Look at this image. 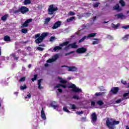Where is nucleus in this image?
<instances>
[{
  "mask_svg": "<svg viewBox=\"0 0 129 129\" xmlns=\"http://www.w3.org/2000/svg\"><path fill=\"white\" fill-rule=\"evenodd\" d=\"M69 88H73L72 91L76 92L73 95L72 97V99H75V100H80L81 99V97L79 96V93L82 92V90L79 88L76 87V85L75 84H71L69 87Z\"/></svg>",
  "mask_w": 129,
  "mask_h": 129,
  "instance_id": "obj_1",
  "label": "nucleus"
},
{
  "mask_svg": "<svg viewBox=\"0 0 129 129\" xmlns=\"http://www.w3.org/2000/svg\"><path fill=\"white\" fill-rule=\"evenodd\" d=\"M49 35V33H43L41 35L38 33L35 36V38L36 39L35 41L36 44H40L43 42V40L45 39V37H47Z\"/></svg>",
  "mask_w": 129,
  "mask_h": 129,
  "instance_id": "obj_2",
  "label": "nucleus"
},
{
  "mask_svg": "<svg viewBox=\"0 0 129 129\" xmlns=\"http://www.w3.org/2000/svg\"><path fill=\"white\" fill-rule=\"evenodd\" d=\"M119 121H115L112 120V119L108 118L106 121V124L107 127L109 129H114L115 128V127L114 125L115 124H119Z\"/></svg>",
  "mask_w": 129,
  "mask_h": 129,
  "instance_id": "obj_3",
  "label": "nucleus"
},
{
  "mask_svg": "<svg viewBox=\"0 0 129 129\" xmlns=\"http://www.w3.org/2000/svg\"><path fill=\"white\" fill-rule=\"evenodd\" d=\"M56 11H58V7L54 6V5H51L48 7V15H54V12H56Z\"/></svg>",
  "mask_w": 129,
  "mask_h": 129,
  "instance_id": "obj_4",
  "label": "nucleus"
},
{
  "mask_svg": "<svg viewBox=\"0 0 129 129\" xmlns=\"http://www.w3.org/2000/svg\"><path fill=\"white\" fill-rule=\"evenodd\" d=\"M76 44V42H74L73 43L70 44L64 48V50H65V51H68V50H69L70 48H72V49H76L78 48V45H77Z\"/></svg>",
  "mask_w": 129,
  "mask_h": 129,
  "instance_id": "obj_5",
  "label": "nucleus"
},
{
  "mask_svg": "<svg viewBox=\"0 0 129 129\" xmlns=\"http://www.w3.org/2000/svg\"><path fill=\"white\" fill-rule=\"evenodd\" d=\"M69 44V41H66L63 43L59 44V46H55L53 48V50L54 51V52H56L57 50H61L62 47H64V46H67Z\"/></svg>",
  "mask_w": 129,
  "mask_h": 129,
  "instance_id": "obj_6",
  "label": "nucleus"
},
{
  "mask_svg": "<svg viewBox=\"0 0 129 129\" xmlns=\"http://www.w3.org/2000/svg\"><path fill=\"white\" fill-rule=\"evenodd\" d=\"M63 67H66L67 70H68L70 72H76L78 70V69L77 67L75 66H72V67H67L66 66H62L61 68Z\"/></svg>",
  "mask_w": 129,
  "mask_h": 129,
  "instance_id": "obj_7",
  "label": "nucleus"
},
{
  "mask_svg": "<svg viewBox=\"0 0 129 129\" xmlns=\"http://www.w3.org/2000/svg\"><path fill=\"white\" fill-rule=\"evenodd\" d=\"M29 12V8L25 7L22 6L20 8L18 9L17 13H21V14H26V13H28Z\"/></svg>",
  "mask_w": 129,
  "mask_h": 129,
  "instance_id": "obj_8",
  "label": "nucleus"
},
{
  "mask_svg": "<svg viewBox=\"0 0 129 129\" xmlns=\"http://www.w3.org/2000/svg\"><path fill=\"white\" fill-rule=\"evenodd\" d=\"M10 58H11V59H14V60H15L16 61H18L19 60V55L18 54H17V53H12L10 54V56H7L6 57V58L7 59V60H9Z\"/></svg>",
  "mask_w": 129,
  "mask_h": 129,
  "instance_id": "obj_9",
  "label": "nucleus"
},
{
  "mask_svg": "<svg viewBox=\"0 0 129 129\" xmlns=\"http://www.w3.org/2000/svg\"><path fill=\"white\" fill-rule=\"evenodd\" d=\"M129 95V91L127 93H125L123 95V97L122 99H118L115 101V103H120L122 100H124V99H127L128 98Z\"/></svg>",
  "mask_w": 129,
  "mask_h": 129,
  "instance_id": "obj_10",
  "label": "nucleus"
},
{
  "mask_svg": "<svg viewBox=\"0 0 129 129\" xmlns=\"http://www.w3.org/2000/svg\"><path fill=\"white\" fill-rule=\"evenodd\" d=\"M58 58H59V55L56 54L52 56L51 58L48 59L46 62L47 63H53V62H55Z\"/></svg>",
  "mask_w": 129,
  "mask_h": 129,
  "instance_id": "obj_11",
  "label": "nucleus"
},
{
  "mask_svg": "<svg viewBox=\"0 0 129 129\" xmlns=\"http://www.w3.org/2000/svg\"><path fill=\"white\" fill-rule=\"evenodd\" d=\"M91 121L92 123L94 125L95 124V123L97 121V116L96 115V114L95 113H93L91 114Z\"/></svg>",
  "mask_w": 129,
  "mask_h": 129,
  "instance_id": "obj_12",
  "label": "nucleus"
},
{
  "mask_svg": "<svg viewBox=\"0 0 129 129\" xmlns=\"http://www.w3.org/2000/svg\"><path fill=\"white\" fill-rule=\"evenodd\" d=\"M86 51H87V48L85 47H81V48H79L77 50L76 52L77 53H78V54H83L85 53Z\"/></svg>",
  "mask_w": 129,
  "mask_h": 129,
  "instance_id": "obj_13",
  "label": "nucleus"
},
{
  "mask_svg": "<svg viewBox=\"0 0 129 129\" xmlns=\"http://www.w3.org/2000/svg\"><path fill=\"white\" fill-rule=\"evenodd\" d=\"M32 22V19L27 20L22 25L21 28H27L29 26V24Z\"/></svg>",
  "mask_w": 129,
  "mask_h": 129,
  "instance_id": "obj_14",
  "label": "nucleus"
},
{
  "mask_svg": "<svg viewBox=\"0 0 129 129\" xmlns=\"http://www.w3.org/2000/svg\"><path fill=\"white\" fill-rule=\"evenodd\" d=\"M40 116L43 120H46L47 117H46V114H45V111H44V108H42V110L41 111Z\"/></svg>",
  "mask_w": 129,
  "mask_h": 129,
  "instance_id": "obj_15",
  "label": "nucleus"
},
{
  "mask_svg": "<svg viewBox=\"0 0 129 129\" xmlns=\"http://www.w3.org/2000/svg\"><path fill=\"white\" fill-rule=\"evenodd\" d=\"M115 19H117L118 20H122V19H124V15H123L122 13H119L115 15Z\"/></svg>",
  "mask_w": 129,
  "mask_h": 129,
  "instance_id": "obj_16",
  "label": "nucleus"
},
{
  "mask_svg": "<svg viewBox=\"0 0 129 129\" xmlns=\"http://www.w3.org/2000/svg\"><path fill=\"white\" fill-rule=\"evenodd\" d=\"M60 26H61V22L57 21L52 26V29H53V30H56V29L59 28Z\"/></svg>",
  "mask_w": 129,
  "mask_h": 129,
  "instance_id": "obj_17",
  "label": "nucleus"
},
{
  "mask_svg": "<svg viewBox=\"0 0 129 129\" xmlns=\"http://www.w3.org/2000/svg\"><path fill=\"white\" fill-rule=\"evenodd\" d=\"M113 10L114 11H116V12H120L121 11V8L119 7V5L118 4H116L113 7Z\"/></svg>",
  "mask_w": 129,
  "mask_h": 129,
  "instance_id": "obj_18",
  "label": "nucleus"
},
{
  "mask_svg": "<svg viewBox=\"0 0 129 129\" xmlns=\"http://www.w3.org/2000/svg\"><path fill=\"white\" fill-rule=\"evenodd\" d=\"M110 92L113 93V94H116L118 92V88L117 87H113L110 90Z\"/></svg>",
  "mask_w": 129,
  "mask_h": 129,
  "instance_id": "obj_19",
  "label": "nucleus"
},
{
  "mask_svg": "<svg viewBox=\"0 0 129 129\" xmlns=\"http://www.w3.org/2000/svg\"><path fill=\"white\" fill-rule=\"evenodd\" d=\"M55 104H56V102L55 101H52L50 103V106H51V107H53L54 109H58V105Z\"/></svg>",
  "mask_w": 129,
  "mask_h": 129,
  "instance_id": "obj_20",
  "label": "nucleus"
},
{
  "mask_svg": "<svg viewBox=\"0 0 129 129\" xmlns=\"http://www.w3.org/2000/svg\"><path fill=\"white\" fill-rule=\"evenodd\" d=\"M8 17H9V14H6L5 15L3 16L1 18V20H2V21L6 22V21H7V20L8 19Z\"/></svg>",
  "mask_w": 129,
  "mask_h": 129,
  "instance_id": "obj_21",
  "label": "nucleus"
},
{
  "mask_svg": "<svg viewBox=\"0 0 129 129\" xmlns=\"http://www.w3.org/2000/svg\"><path fill=\"white\" fill-rule=\"evenodd\" d=\"M70 109H73V110H75L77 108V106H76V105L74 104H70Z\"/></svg>",
  "mask_w": 129,
  "mask_h": 129,
  "instance_id": "obj_22",
  "label": "nucleus"
},
{
  "mask_svg": "<svg viewBox=\"0 0 129 129\" xmlns=\"http://www.w3.org/2000/svg\"><path fill=\"white\" fill-rule=\"evenodd\" d=\"M105 92H97L95 94V96H104Z\"/></svg>",
  "mask_w": 129,
  "mask_h": 129,
  "instance_id": "obj_23",
  "label": "nucleus"
},
{
  "mask_svg": "<svg viewBox=\"0 0 129 129\" xmlns=\"http://www.w3.org/2000/svg\"><path fill=\"white\" fill-rule=\"evenodd\" d=\"M42 79H40L38 81V88L40 90L43 89V87L41 86V82H42Z\"/></svg>",
  "mask_w": 129,
  "mask_h": 129,
  "instance_id": "obj_24",
  "label": "nucleus"
},
{
  "mask_svg": "<svg viewBox=\"0 0 129 129\" xmlns=\"http://www.w3.org/2000/svg\"><path fill=\"white\" fill-rule=\"evenodd\" d=\"M88 39V38H87V36H84L82 37V39L79 40V43H82V42H84L85 40H87Z\"/></svg>",
  "mask_w": 129,
  "mask_h": 129,
  "instance_id": "obj_25",
  "label": "nucleus"
},
{
  "mask_svg": "<svg viewBox=\"0 0 129 129\" xmlns=\"http://www.w3.org/2000/svg\"><path fill=\"white\" fill-rule=\"evenodd\" d=\"M31 0H25L23 4L25 6H27L28 5H31Z\"/></svg>",
  "mask_w": 129,
  "mask_h": 129,
  "instance_id": "obj_26",
  "label": "nucleus"
},
{
  "mask_svg": "<svg viewBox=\"0 0 129 129\" xmlns=\"http://www.w3.org/2000/svg\"><path fill=\"white\" fill-rule=\"evenodd\" d=\"M96 36V33H90L87 36V38L95 37Z\"/></svg>",
  "mask_w": 129,
  "mask_h": 129,
  "instance_id": "obj_27",
  "label": "nucleus"
},
{
  "mask_svg": "<svg viewBox=\"0 0 129 129\" xmlns=\"http://www.w3.org/2000/svg\"><path fill=\"white\" fill-rule=\"evenodd\" d=\"M74 19H75V17H70V18L67 19L66 22L67 23H70V22H72Z\"/></svg>",
  "mask_w": 129,
  "mask_h": 129,
  "instance_id": "obj_28",
  "label": "nucleus"
},
{
  "mask_svg": "<svg viewBox=\"0 0 129 129\" xmlns=\"http://www.w3.org/2000/svg\"><path fill=\"white\" fill-rule=\"evenodd\" d=\"M93 40H95V41H93L92 45H97L99 43V40L97 38H94Z\"/></svg>",
  "mask_w": 129,
  "mask_h": 129,
  "instance_id": "obj_29",
  "label": "nucleus"
},
{
  "mask_svg": "<svg viewBox=\"0 0 129 129\" xmlns=\"http://www.w3.org/2000/svg\"><path fill=\"white\" fill-rule=\"evenodd\" d=\"M9 12L11 14H19V12H17L18 10H14V9H11V10H10Z\"/></svg>",
  "mask_w": 129,
  "mask_h": 129,
  "instance_id": "obj_30",
  "label": "nucleus"
},
{
  "mask_svg": "<svg viewBox=\"0 0 129 129\" xmlns=\"http://www.w3.org/2000/svg\"><path fill=\"white\" fill-rule=\"evenodd\" d=\"M50 21H51V18H47L45 19V22H44V25H48V24H49V22H50Z\"/></svg>",
  "mask_w": 129,
  "mask_h": 129,
  "instance_id": "obj_31",
  "label": "nucleus"
},
{
  "mask_svg": "<svg viewBox=\"0 0 129 129\" xmlns=\"http://www.w3.org/2000/svg\"><path fill=\"white\" fill-rule=\"evenodd\" d=\"M4 39L6 42H9V41H11V38H10L8 35L4 37Z\"/></svg>",
  "mask_w": 129,
  "mask_h": 129,
  "instance_id": "obj_32",
  "label": "nucleus"
},
{
  "mask_svg": "<svg viewBox=\"0 0 129 129\" xmlns=\"http://www.w3.org/2000/svg\"><path fill=\"white\" fill-rule=\"evenodd\" d=\"M128 38H129V34H127L125 35L124 37H123L122 39V40H123V41H127V40H128Z\"/></svg>",
  "mask_w": 129,
  "mask_h": 129,
  "instance_id": "obj_33",
  "label": "nucleus"
},
{
  "mask_svg": "<svg viewBox=\"0 0 129 129\" xmlns=\"http://www.w3.org/2000/svg\"><path fill=\"white\" fill-rule=\"evenodd\" d=\"M56 88H59V87H62V88H66V86L62 84H58L56 86Z\"/></svg>",
  "mask_w": 129,
  "mask_h": 129,
  "instance_id": "obj_34",
  "label": "nucleus"
},
{
  "mask_svg": "<svg viewBox=\"0 0 129 129\" xmlns=\"http://www.w3.org/2000/svg\"><path fill=\"white\" fill-rule=\"evenodd\" d=\"M104 103L102 102L101 100H98L97 101V104L99 105L100 106H101V105H103Z\"/></svg>",
  "mask_w": 129,
  "mask_h": 129,
  "instance_id": "obj_35",
  "label": "nucleus"
},
{
  "mask_svg": "<svg viewBox=\"0 0 129 129\" xmlns=\"http://www.w3.org/2000/svg\"><path fill=\"white\" fill-rule=\"evenodd\" d=\"M112 27L113 29H117L118 27H119V24H117V25H114V24H112Z\"/></svg>",
  "mask_w": 129,
  "mask_h": 129,
  "instance_id": "obj_36",
  "label": "nucleus"
},
{
  "mask_svg": "<svg viewBox=\"0 0 129 129\" xmlns=\"http://www.w3.org/2000/svg\"><path fill=\"white\" fill-rule=\"evenodd\" d=\"M21 32L23 34H27V33H28V29L26 28H23L21 30Z\"/></svg>",
  "mask_w": 129,
  "mask_h": 129,
  "instance_id": "obj_37",
  "label": "nucleus"
},
{
  "mask_svg": "<svg viewBox=\"0 0 129 129\" xmlns=\"http://www.w3.org/2000/svg\"><path fill=\"white\" fill-rule=\"evenodd\" d=\"M25 89H27V86L26 85H24L20 87V90H25Z\"/></svg>",
  "mask_w": 129,
  "mask_h": 129,
  "instance_id": "obj_38",
  "label": "nucleus"
},
{
  "mask_svg": "<svg viewBox=\"0 0 129 129\" xmlns=\"http://www.w3.org/2000/svg\"><path fill=\"white\" fill-rule=\"evenodd\" d=\"M63 110L66 112H68V113H70V111H69V110H68V109L66 107H63Z\"/></svg>",
  "mask_w": 129,
  "mask_h": 129,
  "instance_id": "obj_39",
  "label": "nucleus"
},
{
  "mask_svg": "<svg viewBox=\"0 0 129 129\" xmlns=\"http://www.w3.org/2000/svg\"><path fill=\"white\" fill-rule=\"evenodd\" d=\"M17 52H18V53H22V54L23 55H24V56H27V53H25V52H24V51H21V50H20V49H19L18 50H17Z\"/></svg>",
  "mask_w": 129,
  "mask_h": 129,
  "instance_id": "obj_40",
  "label": "nucleus"
},
{
  "mask_svg": "<svg viewBox=\"0 0 129 129\" xmlns=\"http://www.w3.org/2000/svg\"><path fill=\"white\" fill-rule=\"evenodd\" d=\"M99 5H100V3H95L93 4L94 8H98L99 6Z\"/></svg>",
  "mask_w": 129,
  "mask_h": 129,
  "instance_id": "obj_41",
  "label": "nucleus"
},
{
  "mask_svg": "<svg viewBox=\"0 0 129 129\" xmlns=\"http://www.w3.org/2000/svg\"><path fill=\"white\" fill-rule=\"evenodd\" d=\"M119 4H120L122 7H124V6H125V3H124V2L123 1V0H120L119 1Z\"/></svg>",
  "mask_w": 129,
  "mask_h": 129,
  "instance_id": "obj_42",
  "label": "nucleus"
},
{
  "mask_svg": "<svg viewBox=\"0 0 129 129\" xmlns=\"http://www.w3.org/2000/svg\"><path fill=\"white\" fill-rule=\"evenodd\" d=\"M98 88L101 91H106V89H104V87L102 86L99 87Z\"/></svg>",
  "mask_w": 129,
  "mask_h": 129,
  "instance_id": "obj_43",
  "label": "nucleus"
},
{
  "mask_svg": "<svg viewBox=\"0 0 129 129\" xmlns=\"http://www.w3.org/2000/svg\"><path fill=\"white\" fill-rule=\"evenodd\" d=\"M60 83H62V84H66L67 83V81L65 80H61L59 81Z\"/></svg>",
  "mask_w": 129,
  "mask_h": 129,
  "instance_id": "obj_44",
  "label": "nucleus"
},
{
  "mask_svg": "<svg viewBox=\"0 0 129 129\" xmlns=\"http://www.w3.org/2000/svg\"><path fill=\"white\" fill-rule=\"evenodd\" d=\"M37 75H34V78L31 79L33 82H34L35 80H37Z\"/></svg>",
  "mask_w": 129,
  "mask_h": 129,
  "instance_id": "obj_45",
  "label": "nucleus"
},
{
  "mask_svg": "<svg viewBox=\"0 0 129 129\" xmlns=\"http://www.w3.org/2000/svg\"><path fill=\"white\" fill-rule=\"evenodd\" d=\"M32 97V95H31V94H29L28 95H27L26 97H25V99H27V98H31Z\"/></svg>",
  "mask_w": 129,
  "mask_h": 129,
  "instance_id": "obj_46",
  "label": "nucleus"
},
{
  "mask_svg": "<svg viewBox=\"0 0 129 129\" xmlns=\"http://www.w3.org/2000/svg\"><path fill=\"white\" fill-rule=\"evenodd\" d=\"M26 80L25 77H22L19 80V82H23V81H25Z\"/></svg>",
  "mask_w": 129,
  "mask_h": 129,
  "instance_id": "obj_47",
  "label": "nucleus"
},
{
  "mask_svg": "<svg viewBox=\"0 0 129 129\" xmlns=\"http://www.w3.org/2000/svg\"><path fill=\"white\" fill-rule=\"evenodd\" d=\"M122 29H124L125 30H127V29H129V25H126L122 26Z\"/></svg>",
  "mask_w": 129,
  "mask_h": 129,
  "instance_id": "obj_48",
  "label": "nucleus"
},
{
  "mask_svg": "<svg viewBox=\"0 0 129 129\" xmlns=\"http://www.w3.org/2000/svg\"><path fill=\"white\" fill-rule=\"evenodd\" d=\"M77 114L80 115V114H83V111H77L76 112Z\"/></svg>",
  "mask_w": 129,
  "mask_h": 129,
  "instance_id": "obj_49",
  "label": "nucleus"
},
{
  "mask_svg": "<svg viewBox=\"0 0 129 129\" xmlns=\"http://www.w3.org/2000/svg\"><path fill=\"white\" fill-rule=\"evenodd\" d=\"M91 106L93 107H95V102H94V101H92L91 102Z\"/></svg>",
  "mask_w": 129,
  "mask_h": 129,
  "instance_id": "obj_50",
  "label": "nucleus"
},
{
  "mask_svg": "<svg viewBox=\"0 0 129 129\" xmlns=\"http://www.w3.org/2000/svg\"><path fill=\"white\" fill-rule=\"evenodd\" d=\"M37 50H38V51H43L44 50V48L38 47H37Z\"/></svg>",
  "mask_w": 129,
  "mask_h": 129,
  "instance_id": "obj_51",
  "label": "nucleus"
},
{
  "mask_svg": "<svg viewBox=\"0 0 129 129\" xmlns=\"http://www.w3.org/2000/svg\"><path fill=\"white\" fill-rule=\"evenodd\" d=\"M75 13L72 11L70 12V16H75Z\"/></svg>",
  "mask_w": 129,
  "mask_h": 129,
  "instance_id": "obj_52",
  "label": "nucleus"
},
{
  "mask_svg": "<svg viewBox=\"0 0 129 129\" xmlns=\"http://www.w3.org/2000/svg\"><path fill=\"white\" fill-rule=\"evenodd\" d=\"M121 82L124 85H126V82H125V81H123V80H121Z\"/></svg>",
  "mask_w": 129,
  "mask_h": 129,
  "instance_id": "obj_53",
  "label": "nucleus"
},
{
  "mask_svg": "<svg viewBox=\"0 0 129 129\" xmlns=\"http://www.w3.org/2000/svg\"><path fill=\"white\" fill-rule=\"evenodd\" d=\"M55 39V38L53 36L51 37L50 38V42H52V41H54V39Z\"/></svg>",
  "mask_w": 129,
  "mask_h": 129,
  "instance_id": "obj_54",
  "label": "nucleus"
},
{
  "mask_svg": "<svg viewBox=\"0 0 129 129\" xmlns=\"http://www.w3.org/2000/svg\"><path fill=\"white\" fill-rule=\"evenodd\" d=\"M108 38L110 40H113V37L110 35L108 36Z\"/></svg>",
  "mask_w": 129,
  "mask_h": 129,
  "instance_id": "obj_55",
  "label": "nucleus"
},
{
  "mask_svg": "<svg viewBox=\"0 0 129 129\" xmlns=\"http://www.w3.org/2000/svg\"><path fill=\"white\" fill-rule=\"evenodd\" d=\"M72 53H74V51H72V52H70V53H66L65 56H68V55H70V54H71Z\"/></svg>",
  "mask_w": 129,
  "mask_h": 129,
  "instance_id": "obj_56",
  "label": "nucleus"
},
{
  "mask_svg": "<svg viewBox=\"0 0 129 129\" xmlns=\"http://www.w3.org/2000/svg\"><path fill=\"white\" fill-rule=\"evenodd\" d=\"M1 60H6V57L5 56H1Z\"/></svg>",
  "mask_w": 129,
  "mask_h": 129,
  "instance_id": "obj_57",
  "label": "nucleus"
},
{
  "mask_svg": "<svg viewBox=\"0 0 129 129\" xmlns=\"http://www.w3.org/2000/svg\"><path fill=\"white\" fill-rule=\"evenodd\" d=\"M58 92H59L60 93H61L62 92V89H58Z\"/></svg>",
  "mask_w": 129,
  "mask_h": 129,
  "instance_id": "obj_58",
  "label": "nucleus"
},
{
  "mask_svg": "<svg viewBox=\"0 0 129 129\" xmlns=\"http://www.w3.org/2000/svg\"><path fill=\"white\" fill-rule=\"evenodd\" d=\"M32 48H31V47H27V50H28L29 51H31Z\"/></svg>",
  "mask_w": 129,
  "mask_h": 129,
  "instance_id": "obj_59",
  "label": "nucleus"
},
{
  "mask_svg": "<svg viewBox=\"0 0 129 129\" xmlns=\"http://www.w3.org/2000/svg\"><path fill=\"white\" fill-rule=\"evenodd\" d=\"M95 20H96V17H94L93 18V22H94Z\"/></svg>",
  "mask_w": 129,
  "mask_h": 129,
  "instance_id": "obj_60",
  "label": "nucleus"
},
{
  "mask_svg": "<svg viewBox=\"0 0 129 129\" xmlns=\"http://www.w3.org/2000/svg\"><path fill=\"white\" fill-rule=\"evenodd\" d=\"M39 46V47H45V45L44 44H40Z\"/></svg>",
  "mask_w": 129,
  "mask_h": 129,
  "instance_id": "obj_61",
  "label": "nucleus"
},
{
  "mask_svg": "<svg viewBox=\"0 0 129 129\" xmlns=\"http://www.w3.org/2000/svg\"><path fill=\"white\" fill-rule=\"evenodd\" d=\"M44 66H45V67H48V66H49V64H48V63H45V64H44Z\"/></svg>",
  "mask_w": 129,
  "mask_h": 129,
  "instance_id": "obj_62",
  "label": "nucleus"
},
{
  "mask_svg": "<svg viewBox=\"0 0 129 129\" xmlns=\"http://www.w3.org/2000/svg\"><path fill=\"white\" fill-rule=\"evenodd\" d=\"M58 79H59V80H62L63 79L62 78H60V77H58Z\"/></svg>",
  "mask_w": 129,
  "mask_h": 129,
  "instance_id": "obj_63",
  "label": "nucleus"
},
{
  "mask_svg": "<svg viewBox=\"0 0 129 129\" xmlns=\"http://www.w3.org/2000/svg\"><path fill=\"white\" fill-rule=\"evenodd\" d=\"M32 67V64H30L28 65V68H31Z\"/></svg>",
  "mask_w": 129,
  "mask_h": 129,
  "instance_id": "obj_64",
  "label": "nucleus"
}]
</instances>
